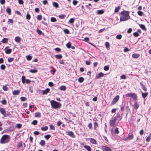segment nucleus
<instances>
[{"mask_svg": "<svg viewBox=\"0 0 151 151\" xmlns=\"http://www.w3.org/2000/svg\"><path fill=\"white\" fill-rule=\"evenodd\" d=\"M122 16L120 17V21H124L130 19V17L129 15V12L128 11H123L121 12Z\"/></svg>", "mask_w": 151, "mask_h": 151, "instance_id": "1", "label": "nucleus"}, {"mask_svg": "<svg viewBox=\"0 0 151 151\" xmlns=\"http://www.w3.org/2000/svg\"><path fill=\"white\" fill-rule=\"evenodd\" d=\"M50 104L52 109L60 108L61 106V104L60 103L54 100L51 101Z\"/></svg>", "mask_w": 151, "mask_h": 151, "instance_id": "2", "label": "nucleus"}, {"mask_svg": "<svg viewBox=\"0 0 151 151\" xmlns=\"http://www.w3.org/2000/svg\"><path fill=\"white\" fill-rule=\"evenodd\" d=\"M10 137L7 135H4L1 137L0 140V143L4 144L9 142L10 139Z\"/></svg>", "mask_w": 151, "mask_h": 151, "instance_id": "3", "label": "nucleus"}, {"mask_svg": "<svg viewBox=\"0 0 151 151\" xmlns=\"http://www.w3.org/2000/svg\"><path fill=\"white\" fill-rule=\"evenodd\" d=\"M117 118L116 117H112L110 120L109 123L111 126L115 127L116 126L115 122L117 120Z\"/></svg>", "mask_w": 151, "mask_h": 151, "instance_id": "4", "label": "nucleus"}, {"mask_svg": "<svg viewBox=\"0 0 151 151\" xmlns=\"http://www.w3.org/2000/svg\"><path fill=\"white\" fill-rule=\"evenodd\" d=\"M119 95H117L113 99L111 104L114 105L115 104L117 101L119 100Z\"/></svg>", "mask_w": 151, "mask_h": 151, "instance_id": "5", "label": "nucleus"}, {"mask_svg": "<svg viewBox=\"0 0 151 151\" xmlns=\"http://www.w3.org/2000/svg\"><path fill=\"white\" fill-rule=\"evenodd\" d=\"M101 149L103 151H112L109 147L105 146H102Z\"/></svg>", "mask_w": 151, "mask_h": 151, "instance_id": "6", "label": "nucleus"}, {"mask_svg": "<svg viewBox=\"0 0 151 151\" xmlns=\"http://www.w3.org/2000/svg\"><path fill=\"white\" fill-rule=\"evenodd\" d=\"M0 112L4 117H6L8 115L6 114V111L4 109L1 108L0 109Z\"/></svg>", "mask_w": 151, "mask_h": 151, "instance_id": "7", "label": "nucleus"}, {"mask_svg": "<svg viewBox=\"0 0 151 151\" xmlns=\"http://www.w3.org/2000/svg\"><path fill=\"white\" fill-rule=\"evenodd\" d=\"M104 75V73L102 72H100L97 74L96 76V78L99 79L101 77H103Z\"/></svg>", "mask_w": 151, "mask_h": 151, "instance_id": "8", "label": "nucleus"}, {"mask_svg": "<svg viewBox=\"0 0 151 151\" xmlns=\"http://www.w3.org/2000/svg\"><path fill=\"white\" fill-rule=\"evenodd\" d=\"M67 135H68L72 138H75V136L74 135V133L72 131H69L66 132Z\"/></svg>", "mask_w": 151, "mask_h": 151, "instance_id": "9", "label": "nucleus"}, {"mask_svg": "<svg viewBox=\"0 0 151 151\" xmlns=\"http://www.w3.org/2000/svg\"><path fill=\"white\" fill-rule=\"evenodd\" d=\"M7 47H6L4 49V50H5V52L7 54H10L12 51V50L11 49H8Z\"/></svg>", "mask_w": 151, "mask_h": 151, "instance_id": "10", "label": "nucleus"}, {"mask_svg": "<svg viewBox=\"0 0 151 151\" xmlns=\"http://www.w3.org/2000/svg\"><path fill=\"white\" fill-rule=\"evenodd\" d=\"M20 91L19 90H15L13 91V94L14 95H18L20 93Z\"/></svg>", "mask_w": 151, "mask_h": 151, "instance_id": "11", "label": "nucleus"}, {"mask_svg": "<svg viewBox=\"0 0 151 151\" xmlns=\"http://www.w3.org/2000/svg\"><path fill=\"white\" fill-rule=\"evenodd\" d=\"M50 89L48 88H46L45 90H43L42 91L43 95L47 94L50 91Z\"/></svg>", "mask_w": 151, "mask_h": 151, "instance_id": "12", "label": "nucleus"}, {"mask_svg": "<svg viewBox=\"0 0 151 151\" xmlns=\"http://www.w3.org/2000/svg\"><path fill=\"white\" fill-rule=\"evenodd\" d=\"M15 40L16 42H19L21 41L20 37L19 36L15 37Z\"/></svg>", "mask_w": 151, "mask_h": 151, "instance_id": "13", "label": "nucleus"}, {"mask_svg": "<svg viewBox=\"0 0 151 151\" xmlns=\"http://www.w3.org/2000/svg\"><path fill=\"white\" fill-rule=\"evenodd\" d=\"M141 93L142 96L144 99H145L147 96L148 94V93L147 92L144 93L143 92H141Z\"/></svg>", "mask_w": 151, "mask_h": 151, "instance_id": "14", "label": "nucleus"}, {"mask_svg": "<svg viewBox=\"0 0 151 151\" xmlns=\"http://www.w3.org/2000/svg\"><path fill=\"white\" fill-rule=\"evenodd\" d=\"M139 56V55L138 54L134 53L132 55V57L135 58H137Z\"/></svg>", "mask_w": 151, "mask_h": 151, "instance_id": "15", "label": "nucleus"}, {"mask_svg": "<svg viewBox=\"0 0 151 151\" xmlns=\"http://www.w3.org/2000/svg\"><path fill=\"white\" fill-rule=\"evenodd\" d=\"M66 87L65 86H62L59 88V89L61 91H64L66 89Z\"/></svg>", "mask_w": 151, "mask_h": 151, "instance_id": "16", "label": "nucleus"}, {"mask_svg": "<svg viewBox=\"0 0 151 151\" xmlns=\"http://www.w3.org/2000/svg\"><path fill=\"white\" fill-rule=\"evenodd\" d=\"M140 85L142 87V89L145 91H146L147 90V88L145 87V86L143 85L142 83H140Z\"/></svg>", "mask_w": 151, "mask_h": 151, "instance_id": "17", "label": "nucleus"}, {"mask_svg": "<svg viewBox=\"0 0 151 151\" xmlns=\"http://www.w3.org/2000/svg\"><path fill=\"white\" fill-rule=\"evenodd\" d=\"M55 58L58 59H60L62 58V56L61 55H55Z\"/></svg>", "mask_w": 151, "mask_h": 151, "instance_id": "18", "label": "nucleus"}, {"mask_svg": "<svg viewBox=\"0 0 151 151\" xmlns=\"http://www.w3.org/2000/svg\"><path fill=\"white\" fill-rule=\"evenodd\" d=\"M6 12L9 15H10L11 14V10L10 8H7L6 10Z\"/></svg>", "mask_w": 151, "mask_h": 151, "instance_id": "19", "label": "nucleus"}, {"mask_svg": "<svg viewBox=\"0 0 151 151\" xmlns=\"http://www.w3.org/2000/svg\"><path fill=\"white\" fill-rule=\"evenodd\" d=\"M90 142L91 143L93 144H96V140L93 138L90 139Z\"/></svg>", "mask_w": 151, "mask_h": 151, "instance_id": "20", "label": "nucleus"}, {"mask_svg": "<svg viewBox=\"0 0 151 151\" xmlns=\"http://www.w3.org/2000/svg\"><path fill=\"white\" fill-rule=\"evenodd\" d=\"M50 68H53V69L50 70V72L51 73V74H52V75H54L55 73V72L56 70L55 68H53L52 67H51Z\"/></svg>", "mask_w": 151, "mask_h": 151, "instance_id": "21", "label": "nucleus"}, {"mask_svg": "<svg viewBox=\"0 0 151 151\" xmlns=\"http://www.w3.org/2000/svg\"><path fill=\"white\" fill-rule=\"evenodd\" d=\"M45 141L44 140H41L39 143V144L41 146H43L45 144Z\"/></svg>", "mask_w": 151, "mask_h": 151, "instance_id": "22", "label": "nucleus"}, {"mask_svg": "<svg viewBox=\"0 0 151 151\" xmlns=\"http://www.w3.org/2000/svg\"><path fill=\"white\" fill-rule=\"evenodd\" d=\"M48 127L47 126H45L44 127H41V129L43 131H45L47 130Z\"/></svg>", "mask_w": 151, "mask_h": 151, "instance_id": "23", "label": "nucleus"}, {"mask_svg": "<svg viewBox=\"0 0 151 151\" xmlns=\"http://www.w3.org/2000/svg\"><path fill=\"white\" fill-rule=\"evenodd\" d=\"M84 147L85 148L87 149L88 151H91V147L89 146L85 145L84 146Z\"/></svg>", "mask_w": 151, "mask_h": 151, "instance_id": "24", "label": "nucleus"}, {"mask_svg": "<svg viewBox=\"0 0 151 151\" xmlns=\"http://www.w3.org/2000/svg\"><path fill=\"white\" fill-rule=\"evenodd\" d=\"M8 40L7 38H4L2 40V42L4 43H6L8 42Z\"/></svg>", "mask_w": 151, "mask_h": 151, "instance_id": "25", "label": "nucleus"}, {"mask_svg": "<svg viewBox=\"0 0 151 151\" xmlns=\"http://www.w3.org/2000/svg\"><path fill=\"white\" fill-rule=\"evenodd\" d=\"M137 96L136 94L134 93H133V95L132 96L131 98L133 99L136 100L137 99Z\"/></svg>", "mask_w": 151, "mask_h": 151, "instance_id": "26", "label": "nucleus"}, {"mask_svg": "<svg viewBox=\"0 0 151 151\" xmlns=\"http://www.w3.org/2000/svg\"><path fill=\"white\" fill-rule=\"evenodd\" d=\"M104 12L102 10H98L97 11V14H101L104 13Z\"/></svg>", "mask_w": 151, "mask_h": 151, "instance_id": "27", "label": "nucleus"}, {"mask_svg": "<svg viewBox=\"0 0 151 151\" xmlns=\"http://www.w3.org/2000/svg\"><path fill=\"white\" fill-rule=\"evenodd\" d=\"M139 25L140 27L143 30H145L146 29L145 25L142 24H140Z\"/></svg>", "mask_w": 151, "mask_h": 151, "instance_id": "28", "label": "nucleus"}, {"mask_svg": "<svg viewBox=\"0 0 151 151\" xmlns=\"http://www.w3.org/2000/svg\"><path fill=\"white\" fill-rule=\"evenodd\" d=\"M35 116L36 117H40L41 116V114L38 112L35 113Z\"/></svg>", "mask_w": 151, "mask_h": 151, "instance_id": "29", "label": "nucleus"}, {"mask_svg": "<svg viewBox=\"0 0 151 151\" xmlns=\"http://www.w3.org/2000/svg\"><path fill=\"white\" fill-rule=\"evenodd\" d=\"M78 81L80 83H82L84 81V78L82 77H79L78 79Z\"/></svg>", "mask_w": 151, "mask_h": 151, "instance_id": "30", "label": "nucleus"}, {"mask_svg": "<svg viewBox=\"0 0 151 151\" xmlns=\"http://www.w3.org/2000/svg\"><path fill=\"white\" fill-rule=\"evenodd\" d=\"M29 72L32 73H35L37 72V70L35 69H31L29 70Z\"/></svg>", "mask_w": 151, "mask_h": 151, "instance_id": "31", "label": "nucleus"}, {"mask_svg": "<svg viewBox=\"0 0 151 151\" xmlns=\"http://www.w3.org/2000/svg\"><path fill=\"white\" fill-rule=\"evenodd\" d=\"M139 105L137 104V102H136L134 105V108L136 109H137L139 107Z\"/></svg>", "mask_w": 151, "mask_h": 151, "instance_id": "32", "label": "nucleus"}, {"mask_svg": "<svg viewBox=\"0 0 151 151\" xmlns=\"http://www.w3.org/2000/svg\"><path fill=\"white\" fill-rule=\"evenodd\" d=\"M53 5L56 8H58V4L55 2H53L52 3Z\"/></svg>", "mask_w": 151, "mask_h": 151, "instance_id": "33", "label": "nucleus"}, {"mask_svg": "<svg viewBox=\"0 0 151 151\" xmlns=\"http://www.w3.org/2000/svg\"><path fill=\"white\" fill-rule=\"evenodd\" d=\"M51 137V135L50 134H47L44 136V137L47 140H48Z\"/></svg>", "mask_w": 151, "mask_h": 151, "instance_id": "34", "label": "nucleus"}, {"mask_svg": "<svg viewBox=\"0 0 151 151\" xmlns=\"http://www.w3.org/2000/svg\"><path fill=\"white\" fill-rule=\"evenodd\" d=\"M109 65H106L104 67V69L105 71L108 70L109 69Z\"/></svg>", "mask_w": 151, "mask_h": 151, "instance_id": "35", "label": "nucleus"}, {"mask_svg": "<svg viewBox=\"0 0 151 151\" xmlns=\"http://www.w3.org/2000/svg\"><path fill=\"white\" fill-rule=\"evenodd\" d=\"M50 21L52 22H55L57 21L56 19L54 17H52L50 19Z\"/></svg>", "mask_w": 151, "mask_h": 151, "instance_id": "36", "label": "nucleus"}, {"mask_svg": "<svg viewBox=\"0 0 151 151\" xmlns=\"http://www.w3.org/2000/svg\"><path fill=\"white\" fill-rule=\"evenodd\" d=\"M26 18V19L28 20H29L30 19L31 16L28 13V12H27Z\"/></svg>", "mask_w": 151, "mask_h": 151, "instance_id": "37", "label": "nucleus"}, {"mask_svg": "<svg viewBox=\"0 0 151 151\" xmlns=\"http://www.w3.org/2000/svg\"><path fill=\"white\" fill-rule=\"evenodd\" d=\"M120 9V7L118 6L117 7L115 8L114 10L115 12H117L119 11V10Z\"/></svg>", "mask_w": 151, "mask_h": 151, "instance_id": "38", "label": "nucleus"}, {"mask_svg": "<svg viewBox=\"0 0 151 151\" xmlns=\"http://www.w3.org/2000/svg\"><path fill=\"white\" fill-rule=\"evenodd\" d=\"M22 81L23 83H24L25 82V77L24 76H23L22 77Z\"/></svg>", "mask_w": 151, "mask_h": 151, "instance_id": "39", "label": "nucleus"}, {"mask_svg": "<svg viewBox=\"0 0 151 151\" xmlns=\"http://www.w3.org/2000/svg\"><path fill=\"white\" fill-rule=\"evenodd\" d=\"M133 95V93H127L126 94V97H131L132 96V95Z\"/></svg>", "mask_w": 151, "mask_h": 151, "instance_id": "40", "label": "nucleus"}, {"mask_svg": "<svg viewBox=\"0 0 151 151\" xmlns=\"http://www.w3.org/2000/svg\"><path fill=\"white\" fill-rule=\"evenodd\" d=\"M22 146V142H19L18 143L17 145V147L18 148H20Z\"/></svg>", "mask_w": 151, "mask_h": 151, "instance_id": "41", "label": "nucleus"}, {"mask_svg": "<svg viewBox=\"0 0 151 151\" xmlns=\"http://www.w3.org/2000/svg\"><path fill=\"white\" fill-rule=\"evenodd\" d=\"M98 125V123L96 122H95L93 124V127L94 129H96V127H97Z\"/></svg>", "mask_w": 151, "mask_h": 151, "instance_id": "42", "label": "nucleus"}, {"mask_svg": "<svg viewBox=\"0 0 151 151\" xmlns=\"http://www.w3.org/2000/svg\"><path fill=\"white\" fill-rule=\"evenodd\" d=\"M21 101H25L26 100L27 98L24 97H21L20 98Z\"/></svg>", "mask_w": 151, "mask_h": 151, "instance_id": "43", "label": "nucleus"}, {"mask_svg": "<svg viewBox=\"0 0 151 151\" xmlns=\"http://www.w3.org/2000/svg\"><path fill=\"white\" fill-rule=\"evenodd\" d=\"M7 23L9 24H10V23L12 24L13 23V20L12 19H9L8 20Z\"/></svg>", "mask_w": 151, "mask_h": 151, "instance_id": "44", "label": "nucleus"}, {"mask_svg": "<svg viewBox=\"0 0 151 151\" xmlns=\"http://www.w3.org/2000/svg\"><path fill=\"white\" fill-rule=\"evenodd\" d=\"M0 68L1 70H4L6 68V66L2 64L1 65Z\"/></svg>", "mask_w": 151, "mask_h": 151, "instance_id": "45", "label": "nucleus"}, {"mask_svg": "<svg viewBox=\"0 0 151 151\" xmlns=\"http://www.w3.org/2000/svg\"><path fill=\"white\" fill-rule=\"evenodd\" d=\"M133 138V135L132 134H131L128 136L127 137V139H129V140H131Z\"/></svg>", "mask_w": 151, "mask_h": 151, "instance_id": "46", "label": "nucleus"}, {"mask_svg": "<svg viewBox=\"0 0 151 151\" xmlns=\"http://www.w3.org/2000/svg\"><path fill=\"white\" fill-rule=\"evenodd\" d=\"M105 45L106 48H109V43L108 42H106L105 43Z\"/></svg>", "mask_w": 151, "mask_h": 151, "instance_id": "47", "label": "nucleus"}, {"mask_svg": "<svg viewBox=\"0 0 151 151\" xmlns=\"http://www.w3.org/2000/svg\"><path fill=\"white\" fill-rule=\"evenodd\" d=\"M66 46L68 48H70L71 47V43L70 42L67 43L66 45Z\"/></svg>", "mask_w": 151, "mask_h": 151, "instance_id": "48", "label": "nucleus"}, {"mask_svg": "<svg viewBox=\"0 0 151 151\" xmlns=\"http://www.w3.org/2000/svg\"><path fill=\"white\" fill-rule=\"evenodd\" d=\"M74 21V19L73 18H71L69 20V22L70 23H73Z\"/></svg>", "mask_w": 151, "mask_h": 151, "instance_id": "49", "label": "nucleus"}, {"mask_svg": "<svg viewBox=\"0 0 151 151\" xmlns=\"http://www.w3.org/2000/svg\"><path fill=\"white\" fill-rule=\"evenodd\" d=\"M64 32L66 34H68L70 33L69 30L67 29H65L64 30Z\"/></svg>", "mask_w": 151, "mask_h": 151, "instance_id": "50", "label": "nucleus"}, {"mask_svg": "<svg viewBox=\"0 0 151 151\" xmlns=\"http://www.w3.org/2000/svg\"><path fill=\"white\" fill-rule=\"evenodd\" d=\"M36 31L38 34L39 35H41L42 33V32L40 30L38 29H37Z\"/></svg>", "mask_w": 151, "mask_h": 151, "instance_id": "51", "label": "nucleus"}, {"mask_svg": "<svg viewBox=\"0 0 151 151\" xmlns=\"http://www.w3.org/2000/svg\"><path fill=\"white\" fill-rule=\"evenodd\" d=\"M26 58L27 60H30L32 59V56L29 55L27 56Z\"/></svg>", "mask_w": 151, "mask_h": 151, "instance_id": "52", "label": "nucleus"}, {"mask_svg": "<svg viewBox=\"0 0 151 151\" xmlns=\"http://www.w3.org/2000/svg\"><path fill=\"white\" fill-rule=\"evenodd\" d=\"M3 89L5 91H6L8 90L9 88L7 87L4 86L3 87Z\"/></svg>", "mask_w": 151, "mask_h": 151, "instance_id": "53", "label": "nucleus"}, {"mask_svg": "<svg viewBox=\"0 0 151 151\" xmlns=\"http://www.w3.org/2000/svg\"><path fill=\"white\" fill-rule=\"evenodd\" d=\"M1 103L3 105H6V100L4 99L1 101Z\"/></svg>", "mask_w": 151, "mask_h": 151, "instance_id": "54", "label": "nucleus"}, {"mask_svg": "<svg viewBox=\"0 0 151 151\" xmlns=\"http://www.w3.org/2000/svg\"><path fill=\"white\" fill-rule=\"evenodd\" d=\"M42 18V16L41 15H37V19L38 20H41Z\"/></svg>", "mask_w": 151, "mask_h": 151, "instance_id": "55", "label": "nucleus"}, {"mask_svg": "<svg viewBox=\"0 0 151 151\" xmlns=\"http://www.w3.org/2000/svg\"><path fill=\"white\" fill-rule=\"evenodd\" d=\"M114 132L115 134H118L119 132L118 130V128H116L114 130Z\"/></svg>", "mask_w": 151, "mask_h": 151, "instance_id": "56", "label": "nucleus"}, {"mask_svg": "<svg viewBox=\"0 0 151 151\" xmlns=\"http://www.w3.org/2000/svg\"><path fill=\"white\" fill-rule=\"evenodd\" d=\"M14 58H8V61L9 62H11L14 60Z\"/></svg>", "mask_w": 151, "mask_h": 151, "instance_id": "57", "label": "nucleus"}, {"mask_svg": "<svg viewBox=\"0 0 151 151\" xmlns=\"http://www.w3.org/2000/svg\"><path fill=\"white\" fill-rule=\"evenodd\" d=\"M122 37V35H118L116 37V38L118 39H121Z\"/></svg>", "mask_w": 151, "mask_h": 151, "instance_id": "58", "label": "nucleus"}, {"mask_svg": "<svg viewBox=\"0 0 151 151\" xmlns=\"http://www.w3.org/2000/svg\"><path fill=\"white\" fill-rule=\"evenodd\" d=\"M22 125L21 124H17L16 127L18 129H20L21 128Z\"/></svg>", "mask_w": 151, "mask_h": 151, "instance_id": "59", "label": "nucleus"}, {"mask_svg": "<svg viewBox=\"0 0 151 151\" xmlns=\"http://www.w3.org/2000/svg\"><path fill=\"white\" fill-rule=\"evenodd\" d=\"M37 122L36 120H34L32 121V124L34 125H36L37 124Z\"/></svg>", "mask_w": 151, "mask_h": 151, "instance_id": "60", "label": "nucleus"}, {"mask_svg": "<svg viewBox=\"0 0 151 151\" xmlns=\"http://www.w3.org/2000/svg\"><path fill=\"white\" fill-rule=\"evenodd\" d=\"M49 126L50 127V129L53 130H55V128L53 125L50 124L49 125Z\"/></svg>", "mask_w": 151, "mask_h": 151, "instance_id": "61", "label": "nucleus"}, {"mask_svg": "<svg viewBox=\"0 0 151 151\" xmlns=\"http://www.w3.org/2000/svg\"><path fill=\"white\" fill-rule=\"evenodd\" d=\"M58 17L61 19H63L65 18L64 15H60L58 16Z\"/></svg>", "mask_w": 151, "mask_h": 151, "instance_id": "62", "label": "nucleus"}, {"mask_svg": "<svg viewBox=\"0 0 151 151\" xmlns=\"http://www.w3.org/2000/svg\"><path fill=\"white\" fill-rule=\"evenodd\" d=\"M137 14L139 15L142 16L143 14V12L142 11H138L137 12Z\"/></svg>", "mask_w": 151, "mask_h": 151, "instance_id": "63", "label": "nucleus"}, {"mask_svg": "<svg viewBox=\"0 0 151 151\" xmlns=\"http://www.w3.org/2000/svg\"><path fill=\"white\" fill-rule=\"evenodd\" d=\"M92 125L91 123H89L88 124V127L89 129H92Z\"/></svg>", "mask_w": 151, "mask_h": 151, "instance_id": "64", "label": "nucleus"}]
</instances>
